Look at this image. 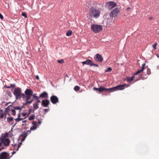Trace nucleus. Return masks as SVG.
Wrapping results in <instances>:
<instances>
[{
	"mask_svg": "<svg viewBox=\"0 0 159 159\" xmlns=\"http://www.w3.org/2000/svg\"><path fill=\"white\" fill-rule=\"evenodd\" d=\"M152 18V17H150V19H150V20H151V19Z\"/></svg>",
	"mask_w": 159,
	"mask_h": 159,
	"instance_id": "61",
	"label": "nucleus"
},
{
	"mask_svg": "<svg viewBox=\"0 0 159 159\" xmlns=\"http://www.w3.org/2000/svg\"><path fill=\"white\" fill-rule=\"evenodd\" d=\"M39 98H48V94L47 92H44L40 94L39 96Z\"/></svg>",
	"mask_w": 159,
	"mask_h": 159,
	"instance_id": "15",
	"label": "nucleus"
},
{
	"mask_svg": "<svg viewBox=\"0 0 159 159\" xmlns=\"http://www.w3.org/2000/svg\"><path fill=\"white\" fill-rule=\"evenodd\" d=\"M117 6V4L113 1H109L106 3L105 6L109 10L112 9Z\"/></svg>",
	"mask_w": 159,
	"mask_h": 159,
	"instance_id": "6",
	"label": "nucleus"
},
{
	"mask_svg": "<svg viewBox=\"0 0 159 159\" xmlns=\"http://www.w3.org/2000/svg\"><path fill=\"white\" fill-rule=\"evenodd\" d=\"M57 62L60 63L62 64L64 62V60L63 59H61L60 60H58L57 61Z\"/></svg>",
	"mask_w": 159,
	"mask_h": 159,
	"instance_id": "34",
	"label": "nucleus"
},
{
	"mask_svg": "<svg viewBox=\"0 0 159 159\" xmlns=\"http://www.w3.org/2000/svg\"><path fill=\"white\" fill-rule=\"evenodd\" d=\"M101 9L91 7L89 9V14L90 17L94 18H98L100 14Z\"/></svg>",
	"mask_w": 159,
	"mask_h": 159,
	"instance_id": "1",
	"label": "nucleus"
},
{
	"mask_svg": "<svg viewBox=\"0 0 159 159\" xmlns=\"http://www.w3.org/2000/svg\"><path fill=\"white\" fill-rule=\"evenodd\" d=\"M35 116L34 115H32L28 118L29 120H33Z\"/></svg>",
	"mask_w": 159,
	"mask_h": 159,
	"instance_id": "29",
	"label": "nucleus"
},
{
	"mask_svg": "<svg viewBox=\"0 0 159 159\" xmlns=\"http://www.w3.org/2000/svg\"><path fill=\"white\" fill-rule=\"evenodd\" d=\"M0 117L1 119H3L4 116V115L3 113L0 114Z\"/></svg>",
	"mask_w": 159,
	"mask_h": 159,
	"instance_id": "43",
	"label": "nucleus"
},
{
	"mask_svg": "<svg viewBox=\"0 0 159 159\" xmlns=\"http://www.w3.org/2000/svg\"><path fill=\"white\" fill-rule=\"evenodd\" d=\"M130 9V7H128L126 8V10H128L129 9Z\"/></svg>",
	"mask_w": 159,
	"mask_h": 159,
	"instance_id": "56",
	"label": "nucleus"
},
{
	"mask_svg": "<svg viewBox=\"0 0 159 159\" xmlns=\"http://www.w3.org/2000/svg\"><path fill=\"white\" fill-rule=\"evenodd\" d=\"M13 108L15 110V109L19 110H20V111L21 110V109H22V107H20L19 106L14 107H13Z\"/></svg>",
	"mask_w": 159,
	"mask_h": 159,
	"instance_id": "28",
	"label": "nucleus"
},
{
	"mask_svg": "<svg viewBox=\"0 0 159 159\" xmlns=\"http://www.w3.org/2000/svg\"><path fill=\"white\" fill-rule=\"evenodd\" d=\"M157 45V43H155L154 44L152 45V47H153V48H154V49L155 50L156 49H157V48H156Z\"/></svg>",
	"mask_w": 159,
	"mask_h": 159,
	"instance_id": "37",
	"label": "nucleus"
},
{
	"mask_svg": "<svg viewBox=\"0 0 159 159\" xmlns=\"http://www.w3.org/2000/svg\"><path fill=\"white\" fill-rule=\"evenodd\" d=\"M8 136V134L6 133L5 134V137H7Z\"/></svg>",
	"mask_w": 159,
	"mask_h": 159,
	"instance_id": "58",
	"label": "nucleus"
},
{
	"mask_svg": "<svg viewBox=\"0 0 159 159\" xmlns=\"http://www.w3.org/2000/svg\"><path fill=\"white\" fill-rule=\"evenodd\" d=\"M25 139V138H22L21 139V141H24Z\"/></svg>",
	"mask_w": 159,
	"mask_h": 159,
	"instance_id": "53",
	"label": "nucleus"
},
{
	"mask_svg": "<svg viewBox=\"0 0 159 159\" xmlns=\"http://www.w3.org/2000/svg\"><path fill=\"white\" fill-rule=\"evenodd\" d=\"M91 29L95 33H98L102 30V26L96 24H93L91 25Z\"/></svg>",
	"mask_w": 159,
	"mask_h": 159,
	"instance_id": "4",
	"label": "nucleus"
},
{
	"mask_svg": "<svg viewBox=\"0 0 159 159\" xmlns=\"http://www.w3.org/2000/svg\"><path fill=\"white\" fill-rule=\"evenodd\" d=\"M24 106H23H23H21V107H22V108H23V107Z\"/></svg>",
	"mask_w": 159,
	"mask_h": 159,
	"instance_id": "62",
	"label": "nucleus"
},
{
	"mask_svg": "<svg viewBox=\"0 0 159 159\" xmlns=\"http://www.w3.org/2000/svg\"><path fill=\"white\" fill-rule=\"evenodd\" d=\"M147 74L148 75H149L151 74L150 70L148 68L147 69Z\"/></svg>",
	"mask_w": 159,
	"mask_h": 159,
	"instance_id": "38",
	"label": "nucleus"
},
{
	"mask_svg": "<svg viewBox=\"0 0 159 159\" xmlns=\"http://www.w3.org/2000/svg\"><path fill=\"white\" fill-rule=\"evenodd\" d=\"M72 34V32L71 30H68L66 33V35L67 36H71Z\"/></svg>",
	"mask_w": 159,
	"mask_h": 159,
	"instance_id": "21",
	"label": "nucleus"
},
{
	"mask_svg": "<svg viewBox=\"0 0 159 159\" xmlns=\"http://www.w3.org/2000/svg\"><path fill=\"white\" fill-rule=\"evenodd\" d=\"M35 78L36 79H37L38 80H39V77L38 75H37L35 76Z\"/></svg>",
	"mask_w": 159,
	"mask_h": 159,
	"instance_id": "49",
	"label": "nucleus"
},
{
	"mask_svg": "<svg viewBox=\"0 0 159 159\" xmlns=\"http://www.w3.org/2000/svg\"><path fill=\"white\" fill-rule=\"evenodd\" d=\"M11 111L12 112V115L13 116H15L16 115V111L14 109H12L11 110Z\"/></svg>",
	"mask_w": 159,
	"mask_h": 159,
	"instance_id": "32",
	"label": "nucleus"
},
{
	"mask_svg": "<svg viewBox=\"0 0 159 159\" xmlns=\"http://www.w3.org/2000/svg\"><path fill=\"white\" fill-rule=\"evenodd\" d=\"M25 121H26V120H25L23 121H22V122H23V123H24V122H25Z\"/></svg>",
	"mask_w": 159,
	"mask_h": 159,
	"instance_id": "60",
	"label": "nucleus"
},
{
	"mask_svg": "<svg viewBox=\"0 0 159 159\" xmlns=\"http://www.w3.org/2000/svg\"><path fill=\"white\" fill-rule=\"evenodd\" d=\"M16 152H15V151H13V152H12V155H11V157H12V155H13V154H14L15 153H16Z\"/></svg>",
	"mask_w": 159,
	"mask_h": 159,
	"instance_id": "54",
	"label": "nucleus"
},
{
	"mask_svg": "<svg viewBox=\"0 0 159 159\" xmlns=\"http://www.w3.org/2000/svg\"><path fill=\"white\" fill-rule=\"evenodd\" d=\"M10 111V109L9 107H8L7 108L5 109V113L7 114V113H9V111Z\"/></svg>",
	"mask_w": 159,
	"mask_h": 159,
	"instance_id": "27",
	"label": "nucleus"
},
{
	"mask_svg": "<svg viewBox=\"0 0 159 159\" xmlns=\"http://www.w3.org/2000/svg\"><path fill=\"white\" fill-rule=\"evenodd\" d=\"M32 124L33 125L37 126V122L35 121H33L32 122Z\"/></svg>",
	"mask_w": 159,
	"mask_h": 159,
	"instance_id": "40",
	"label": "nucleus"
},
{
	"mask_svg": "<svg viewBox=\"0 0 159 159\" xmlns=\"http://www.w3.org/2000/svg\"><path fill=\"white\" fill-rule=\"evenodd\" d=\"M93 89L94 90H98L99 92H102L103 91H105L106 93H109V89L106 88L102 86H101L99 88H96V87H94Z\"/></svg>",
	"mask_w": 159,
	"mask_h": 159,
	"instance_id": "9",
	"label": "nucleus"
},
{
	"mask_svg": "<svg viewBox=\"0 0 159 159\" xmlns=\"http://www.w3.org/2000/svg\"><path fill=\"white\" fill-rule=\"evenodd\" d=\"M3 113V111L2 109H0V114L1 113Z\"/></svg>",
	"mask_w": 159,
	"mask_h": 159,
	"instance_id": "55",
	"label": "nucleus"
},
{
	"mask_svg": "<svg viewBox=\"0 0 159 159\" xmlns=\"http://www.w3.org/2000/svg\"><path fill=\"white\" fill-rule=\"evenodd\" d=\"M37 102L36 103L39 104V103L40 102V101L39 100V98H38V99H37Z\"/></svg>",
	"mask_w": 159,
	"mask_h": 159,
	"instance_id": "45",
	"label": "nucleus"
},
{
	"mask_svg": "<svg viewBox=\"0 0 159 159\" xmlns=\"http://www.w3.org/2000/svg\"><path fill=\"white\" fill-rule=\"evenodd\" d=\"M0 18L2 20L3 19V17L2 14L0 13Z\"/></svg>",
	"mask_w": 159,
	"mask_h": 159,
	"instance_id": "46",
	"label": "nucleus"
},
{
	"mask_svg": "<svg viewBox=\"0 0 159 159\" xmlns=\"http://www.w3.org/2000/svg\"><path fill=\"white\" fill-rule=\"evenodd\" d=\"M22 114L23 116L25 117L24 118H23L24 119H25L28 116V115L27 116V114L26 113H22Z\"/></svg>",
	"mask_w": 159,
	"mask_h": 159,
	"instance_id": "36",
	"label": "nucleus"
},
{
	"mask_svg": "<svg viewBox=\"0 0 159 159\" xmlns=\"http://www.w3.org/2000/svg\"><path fill=\"white\" fill-rule=\"evenodd\" d=\"M33 101V99H31V100H30V101H28V102L29 104H30Z\"/></svg>",
	"mask_w": 159,
	"mask_h": 159,
	"instance_id": "44",
	"label": "nucleus"
},
{
	"mask_svg": "<svg viewBox=\"0 0 159 159\" xmlns=\"http://www.w3.org/2000/svg\"><path fill=\"white\" fill-rule=\"evenodd\" d=\"M143 75H144L143 74H141L140 75V76L139 77V79H138L136 80H134V82L140 80H144V79H146V77H143Z\"/></svg>",
	"mask_w": 159,
	"mask_h": 159,
	"instance_id": "17",
	"label": "nucleus"
},
{
	"mask_svg": "<svg viewBox=\"0 0 159 159\" xmlns=\"http://www.w3.org/2000/svg\"><path fill=\"white\" fill-rule=\"evenodd\" d=\"M112 70V69L111 67H109L107 69L106 72H110Z\"/></svg>",
	"mask_w": 159,
	"mask_h": 159,
	"instance_id": "35",
	"label": "nucleus"
},
{
	"mask_svg": "<svg viewBox=\"0 0 159 159\" xmlns=\"http://www.w3.org/2000/svg\"><path fill=\"white\" fill-rule=\"evenodd\" d=\"M37 128V126L35 125H33L30 128V130H29L27 131V132H29L30 133L31 132V130H35Z\"/></svg>",
	"mask_w": 159,
	"mask_h": 159,
	"instance_id": "18",
	"label": "nucleus"
},
{
	"mask_svg": "<svg viewBox=\"0 0 159 159\" xmlns=\"http://www.w3.org/2000/svg\"><path fill=\"white\" fill-rule=\"evenodd\" d=\"M39 104L36 103L33 104V107L34 110H37L39 108Z\"/></svg>",
	"mask_w": 159,
	"mask_h": 159,
	"instance_id": "20",
	"label": "nucleus"
},
{
	"mask_svg": "<svg viewBox=\"0 0 159 159\" xmlns=\"http://www.w3.org/2000/svg\"><path fill=\"white\" fill-rule=\"evenodd\" d=\"M22 144V143H19V144L18 145V146H17V148L16 149H15V146H17L15 144H14V149L16 150V151H18V149H19V148L20 147V144Z\"/></svg>",
	"mask_w": 159,
	"mask_h": 159,
	"instance_id": "23",
	"label": "nucleus"
},
{
	"mask_svg": "<svg viewBox=\"0 0 159 159\" xmlns=\"http://www.w3.org/2000/svg\"><path fill=\"white\" fill-rule=\"evenodd\" d=\"M2 139V143H3L4 145L6 146H9L10 141L9 139L3 138Z\"/></svg>",
	"mask_w": 159,
	"mask_h": 159,
	"instance_id": "12",
	"label": "nucleus"
},
{
	"mask_svg": "<svg viewBox=\"0 0 159 159\" xmlns=\"http://www.w3.org/2000/svg\"><path fill=\"white\" fill-rule=\"evenodd\" d=\"M26 102L23 103V106H25L27 105L28 104H29L28 101H26Z\"/></svg>",
	"mask_w": 159,
	"mask_h": 159,
	"instance_id": "48",
	"label": "nucleus"
},
{
	"mask_svg": "<svg viewBox=\"0 0 159 159\" xmlns=\"http://www.w3.org/2000/svg\"><path fill=\"white\" fill-rule=\"evenodd\" d=\"M7 105V104H6V106Z\"/></svg>",
	"mask_w": 159,
	"mask_h": 159,
	"instance_id": "63",
	"label": "nucleus"
},
{
	"mask_svg": "<svg viewBox=\"0 0 159 159\" xmlns=\"http://www.w3.org/2000/svg\"><path fill=\"white\" fill-rule=\"evenodd\" d=\"M118 8H116L113 9L110 13V16L112 17L116 16L120 12Z\"/></svg>",
	"mask_w": 159,
	"mask_h": 159,
	"instance_id": "7",
	"label": "nucleus"
},
{
	"mask_svg": "<svg viewBox=\"0 0 159 159\" xmlns=\"http://www.w3.org/2000/svg\"><path fill=\"white\" fill-rule=\"evenodd\" d=\"M24 119L23 118H17L16 119H15V120L17 122L21 120H22Z\"/></svg>",
	"mask_w": 159,
	"mask_h": 159,
	"instance_id": "39",
	"label": "nucleus"
},
{
	"mask_svg": "<svg viewBox=\"0 0 159 159\" xmlns=\"http://www.w3.org/2000/svg\"><path fill=\"white\" fill-rule=\"evenodd\" d=\"M21 92V89L19 87L16 88L14 89L13 94L16 99H20L21 98L23 99L25 98V95L24 93H22Z\"/></svg>",
	"mask_w": 159,
	"mask_h": 159,
	"instance_id": "2",
	"label": "nucleus"
},
{
	"mask_svg": "<svg viewBox=\"0 0 159 159\" xmlns=\"http://www.w3.org/2000/svg\"><path fill=\"white\" fill-rule=\"evenodd\" d=\"M13 118L12 117H7V122H10L11 121H12L13 120Z\"/></svg>",
	"mask_w": 159,
	"mask_h": 159,
	"instance_id": "22",
	"label": "nucleus"
},
{
	"mask_svg": "<svg viewBox=\"0 0 159 159\" xmlns=\"http://www.w3.org/2000/svg\"><path fill=\"white\" fill-rule=\"evenodd\" d=\"M32 96L25 95V101H28L30 98V97Z\"/></svg>",
	"mask_w": 159,
	"mask_h": 159,
	"instance_id": "25",
	"label": "nucleus"
},
{
	"mask_svg": "<svg viewBox=\"0 0 159 159\" xmlns=\"http://www.w3.org/2000/svg\"><path fill=\"white\" fill-rule=\"evenodd\" d=\"M22 15L23 16L25 17H27V15L24 12H23L22 13Z\"/></svg>",
	"mask_w": 159,
	"mask_h": 159,
	"instance_id": "42",
	"label": "nucleus"
},
{
	"mask_svg": "<svg viewBox=\"0 0 159 159\" xmlns=\"http://www.w3.org/2000/svg\"><path fill=\"white\" fill-rule=\"evenodd\" d=\"M7 114L9 116H10V114H9V113H7Z\"/></svg>",
	"mask_w": 159,
	"mask_h": 159,
	"instance_id": "59",
	"label": "nucleus"
},
{
	"mask_svg": "<svg viewBox=\"0 0 159 159\" xmlns=\"http://www.w3.org/2000/svg\"><path fill=\"white\" fill-rule=\"evenodd\" d=\"M94 58L95 61L100 62H102L103 60V58L101 55L98 53L95 55Z\"/></svg>",
	"mask_w": 159,
	"mask_h": 159,
	"instance_id": "11",
	"label": "nucleus"
},
{
	"mask_svg": "<svg viewBox=\"0 0 159 159\" xmlns=\"http://www.w3.org/2000/svg\"><path fill=\"white\" fill-rule=\"evenodd\" d=\"M74 89L75 91H77L80 89V87L78 86H75L74 87Z\"/></svg>",
	"mask_w": 159,
	"mask_h": 159,
	"instance_id": "26",
	"label": "nucleus"
},
{
	"mask_svg": "<svg viewBox=\"0 0 159 159\" xmlns=\"http://www.w3.org/2000/svg\"><path fill=\"white\" fill-rule=\"evenodd\" d=\"M11 156H9V154L6 152H3L0 154V159H9Z\"/></svg>",
	"mask_w": 159,
	"mask_h": 159,
	"instance_id": "8",
	"label": "nucleus"
},
{
	"mask_svg": "<svg viewBox=\"0 0 159 159\" xmlns=\"http://www.w3.org/2000/svg\"><path fill=\"white\" fill-rule=\"evenodd\" d=\"M125 86H126V87H128L129 85H126L125 84L123 85H120L114 87L109 88V93L113 92L115 91L123 90L125 89Z\"/></svg>",
	"mask_w": 159,
	"mask_h": 159,
	"instance_id": "5",
	"label": "nucleus"
},
{
	"mask_svg": "<svg viewBox=\"0 0 159 159\" xmlns=\"http://www.w3.org/2000/svg\"><path fill=\"white\" fill-rule=\"evenodd\" d=\"M50 100L53 104H56L59 102L58 98L55 95H52L51 96Z\"/></svg>",
	"mask_w": 159,
	"mask_h": 159,
	"instance_id": "10",
	"label": "nucleus"
},
{
	"mask_svg": "<svg viewBox=\"0 0 159 159\" xmlns=\"http://www.w3.org/2000/svg\"><path fill=\"white\" fill-rule=\"evenodd\" d=\"M29 113L28 115L30 114V112L31 111H32L31 109H29Z\"/></svg>",
	"mask_w": 159,
	"mask_h": 159,
	"instance_id": "52",
	"label": "nucleus"
},
{
	"mask_svg": "<svg viewBox=\"0 0 159 159\" xmlns=\"http://www.w3.org/2000/svg\"><path fill=\"white\" fill-rule=\"evenodd\" d=\"M28 132H24L21 135V136L23 137V138H26L27 135V133Z\"/></svg>",
	"mask_w": 159,
	"mask_h": 159,
	"instance_id": "24",
	"label": "nucleus"
},
{
	"mask_svg": "<svg viewBox=\"0 0 159 159\" xmlns=\"http://www.w3.org/2000/svg\"><path fill=\"white\" fill-rule=\"evenodd\" d=\"M36 94H34L33 95V98H34L35 99H36V100L37 99H38V98H39V97H38V96H36Z\"/></svg>",
	"mask_w": 159,
	"mask_h": 159,
	"instance_id": "31",
	"label": "nucleus"
},
{
	"mask_svg": "<svg viewBox=\"0 0 159 159\" xmlns=\"http://www.w3.org/2000/svg\"><path fill=\"white\" fill-rule=\"evenodd\" d=\"M41 122V121L39 120L37 124V126H39V125H40Z\"/></svg>",
	"mask_w": 159,
	"mask_h": 159,
	"instance_id": "47",
	"label": "nucleus"
},
{
	"mask_svg": "<svg viewBox=\"0 0 159 159\" xmlns=\"http://www.w3.org/2000/svg\"><path fill=\"white\" fill-rule=\"evenodd\" d=\"M15 85L14 84H10V86H7L6 85H5L4 86V88L9 89V88H10L11 87L15 88Z\"/></svg>",
	"mask_w": 159,
	"mask_h": 159,
	"instance_id": "19",
	"label": "nucleus"
},
{
	"mask_svg": "<svg viewBox=\"0 0 159 159\" xmlns=\"http://www.w3.org/2000/svg\"><path fill=\"white\" fill-rule=\"evenodd\" d=\"M20 113L18 114V118H20Z\"/></svg>",
	"mask_w": 159,
	"mask_h": 159,
	"instance_id": "50",
	"label": "nucleus"
},
{
	"mask_svg": "<svg viewBox=\"0 0 159 159\" xmlns=\"http://www.w3.org/2000/svg\"><path fill=\"white\" fill-rule=\"evenodd\" d=\"M49 109H45L44 110L43 114L45 115L49 111Z\"/></svg>",
	"mask_w": 159,
	"mask_h": 159,
	"instance_id": "33",
	"label": "nucleus"
},
{
	"mask_svg": "<svg viewBox=\"0 0 159 159\" xmlns=\"http://www.w3.org/2000/svg\"><path fill=\"white\" fill-rule=\"evenodd\" d=\"M25 95L27 96H32L33 92L30 89H26L25 92Z\"/></svg>",
	"mask_w": 159,
	"mask_h": 159,
	"instance_id": "14",
	"label": "nucleus"
},
{
	"mask_svg": "<svg viewBox=\"0 0 159 159\" xmlns=\"http://www.w3.org/2000/svg\"><path fill=\"white\" fill-rule=\"evenodd\" d=\"M95 66L96 67H98V64H95L93 63V62H92V63L91 64V66Z\"/></svg>",
	"mask_w": 159,
	"mask_h": 159,
	"instance_id": "41",
	"label": "nucleus"
},
{
	"mask_svg": "<svg viewBox=\"0 0 159 159\" xmlns=\"http://www.w3.org/2000/svg\"><path fill=\"white\" fill-rule=\"evenodd\" d=\"M2 139L1 140L0 139V146L2 145Z\"/></svg>",
	"mask_w": 159,
	"mask_h": 159,
	"instance_id": "51",
	"label": "nucleus"
},
{
	"mask_svg": "<svg viewBox=\"0 0 159 159\" xmlns=\"http://www.w3.org/2000/svg\"><path fill=\"white\" fill-rule=\"evenodd\" d=\"M145 63H143L142 65V69L140 70H138L137 71L134 73V75L131 77H128L126 78V80L127 82L130 83L135 78V76L139 74L140 72H142L145 69Z\"/></svg>",
	"mask_w": 159,
	"mask_h": 159,
	"instance_id": "3",
	"label": "nucleus"
},
{
	"mask_svg": "<svg viewBox=\"0 0 159 159\" xmlns=\"http://www.w3.org/2000/svg\"><path fill=\"white\" fill-rule=\"evenodd\" d=\"M3 148H4L3 147H2L1 148H0V151H1L2 150V149Z\"/></svg>",
	"mask_w": 159,
	"mask_h": 159,
	"instance_id": "57",
	"label": "nucleus"
},
{
	"mask_svg": "<svg viewBox=\"0 0 159 159\" xmlns=\"http://www.w3.org/2000/svg\"><path fill=\"white\" fill-rule=\"evenodd\" d=\"M49 101L47 99L43 100L41 102V105L43 107H48L49 104Z\"/></svg>",
	"mask_w": 159,
	"mask_h": 159,
	"instance_id": "13",
	"label": "nucleus"
},
{
	"mask_svg": "<svg viewBox=\"0 0 159 159\" xmlns=\"http://www.w3.org/2000/svg\"><path fill=\"white\" fill-rule=\"evenodd\" d=\"M6 93H7V94L8 95V96L9 97H11V96H12L11 94L10 91H7Z\"/></svg>",
	"mask_w": 159,
	"mask_h": 159,
	"instance_id": "30",
	"label": "nucleus"
},
{
	"mask_svg": "<svg viewBox=\"0 0 159 159\" xmlns=\"http://www.w3.org/2000/svg\"><path fill=\"white\" fill-rule=\"evenodd\" d=\"M92 62V61L91 60L88 59L86 61L82 62V63L83 66L86 64L87 65H90L91 66Z\"/></svg>",
	"mask_w": 159,
	"mask_h": 159,
	"instance_id": "16",
	"label": "nucleus"
}]
</instances>
